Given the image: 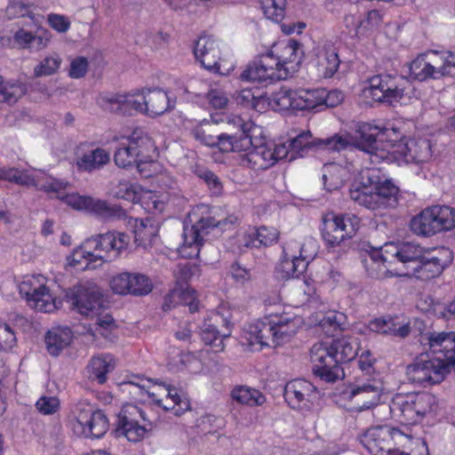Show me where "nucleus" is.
I'll use <instances>...</instances> for the list:
<instances>
[{
	"mask_svg": "<svg viewBox=\"0 0 455 455\" xmlns=\"http://www.w3.org/2000/svg\"><path fill=\"white\" fill-rule=\"evenodd\" d=\"M109 110L123 116H132L137 112H144L143 101H140L133 94H112L106 98Z\"/></svg>",
	"mask_w": 455,
	"mask_h": 455,
	"instance_id": "obj_31",
	"label": "nucleus"
},
{
	"mask_svg": "<svg viewBox=\"0 0 455 455\" xmlns=\"http://www.w3.org/2000/svg\"><path fill=\"white\" fill-rule=\"evenodd\" d=\"M323 88L315 90H299L298 110H314L323 107Z\"/></svg>",
	"mask_w": 455,
	"mask_h": 455,
	"instance_id": "obj_45",
	"label": "nucleus"
},
{
	"mask_svg": "<svg viewBox=\"0 0 455 455\" xmlns=\"http://www.w3.org/2000/svg\"><path fill=\"white\" fill-rule=\"evenodd\" d=\"M115 194L116 197L132 203H135L140 199L135 186L127 181H120L116 188Z\"/></svg>",
	"mask_w": 455,
	"mask_h": 455,
	"instance_id": "obj_58",
	"label": "nucleus"
},
{
	"mask_svg": "<svg viewBox=\"0 0 455 455\" xmlns=\"http://www.w3.org/2000/svg\"><path fill=\"white\" fill-rule=\"evenodd\" d=\"M273 320L277 323L275 325V335L278 346L289 341L296 334L299 319L284 314L282 315H273Z\"/></svg>",
	"mask_w": 455,
	"mask_h": 455,
	"instance_id": "obj_38",
	"label": "nucleus"
},
{
	"mask_svg": "<svg viewBox=\"0 0 455 455\" xmlns=\"http://www.w3.org/2000/svg\"><path fill=\"white\" fill-rule=\"evenodd\" d=\"M382 22V14L377 10H371L366 12L365 17L359 20V28L361 32L378 28Z\"/></svg>",
	"mask_w": 455,
	"mask_h": 455,
	"instance_id": "obj_63",
	"label": "nucleus"
},
{
	"mask_svg": "<svg viewBox=\"0 0 455 455\" xmlns=\"http://www.w3.org/2000/svg\"><path fill=\"white\" fill-rule=\"evenodd\" d=\"M398 188L378 168L363 170L349 190L351 200L369 210L387 208L396 202Z\"/></svg>",
	"mask_w": 455,
	"mask_h": 455,
	"instance_id": "obj_3",
	"label": "nucleus"
},
{
	"mask_svg": "<svg viewBox=\"0 0 455 455\" xmlns=\"http://www.w3.org/2000/svg\"><path fill=\"white\" fill-rule=\"evenodd\" d=\"M381 130L378 126L370 124H363L356 130L355 138L349 134H339L325 138L315 139L312 137L310 132H303L289 140V148L291 156L290 161L298 156H304L311 149H325L329 152H340L351 146L369 154L371 162L379 164L386 162L393 163L395 156L389 151L381 148L382 140L379 138Z\"/></svg>",
	"mask_w": 455,
	"mask_h": 455,
	"instance_id": "obj_1",
	"label": "nucleus"
},
{
	"mask_svg": "<svg viewBox=\"0 0 455 455\" xmlns=\"http://www.w3.org/2000/svg\"><path fill=\"white\" fill-rule=\"evenodd\" d=\"M299 91H293L291 88L283 86L279 91L271 93L268 98V104L275 110H298L297 101Z\"/></svg>",
	"mask_w": 455,
	"mask_h": 455,
	"instance_id": "obj_40",
	"label": "nucleus"
},
{
	"mask_svg": "<svg viewBox=\"0 0 455 455\" xmlns=\"http://www.w3.org/2000/svg\"><path fill=\"white\" fill-rule=\"evenodd\" d=\"M259 90L256 92L250 88H244L241 90L235 98L237 104L243 106L244 108H255L258 100L262 98V94L259 93Z\"/></svg>",
	"mask_w": 455,
	"mask_h": 455,
	"instance_id": "obj_55",
	"label": "nucleus"
},
{
	"mask_svg": "<svg viewBox=\"0 0 455 455\" xmlns=\"http://www.w3.org/2000/svg\"><path fill=\"white\" fill-rule=\"evenodd\" d=\"M359 225L360 219L354 214H329L323 220V238L330 246H338L353 237Z\"/></svg>",
	"mask_w": 455,
	"mask_h": 455,
	"instance_id": "obj_12",
	"label": "nucleus"
},
{
	"mask_svg": "<svg viewBox=\"0 0 455 455\" xmlns=\"http://www.w3.org/2000/svg\"><path fill=\"white\" fill-rule=\"evenodd\" d=\"M80 247L84 251H87L89 252L88 256L90 257V262L102 260L104 258L101 254H100V250L97 235L87 238L80 245Z\"/></svg>",
	"mask_w": 455,
	"mask_h": 455,
	"instance_id": "obj_64",
	"label": "nucleus"
},
{
	"mask_svg": "<svg viewBox=\"0 0 455 455\" xmlns=\"http://www.w3.org/2000/svg\"><path fill=\"white\" fill-rule=\"evenodd\" d=\"M411 229L416 235L429 237L455 228V208L432 205L422 210L411 220Z\"/></svg>",
	"mask_w": 455,
	"mask_h": 455,
	"instance_id": "obj_4",
	"label": "nucleus"
},
{
	"mask_svg": "<svg viewBox=\"0 0 455 455\" xmlns=\"http://www.w3.org/2000/svg\"><path fill=\"white\" fill-rule=\"evenodd\" d=\"M110 161L108 152L101 148L92 149L83 154L76 160V166L79 171L93 172L102 169Z\"/></svg>",
	"mask_w": 455,
	"mask_h": 455,
	"instance_id": "obj_35",
	"label": "nucleus"
},
{
	"mask_svg": "<svg viewBox=\"0 0 455 455\" xmlns=\"http://www.w3.org/2000/svg\"><path fill=\"white\" fill-rule=\"evenodd\" d=\"M240 77L242 81L258 83L274 80L259 60L249 64Z\"/></svg>",
	"mask_w": 455,
	"mask_h": 455,
	"instance_id": "obj_49",
	"label": "nucleus"
},
{
	"mask_svg": "<svg viewBox=\"0 0 455 455\" xmlns=\"http://www.w3.org/2000/svg\"><path fill=\"white\" fill-rule=\"evenodd\" d=\"M256 230V235L258 237V244L269 246L275 243L279 236V232L275 228L260 227Z\"/></svg>",
	"mask_w": 455,
	"mask_h": 455,
	"instance_id": "obj_60",
	"label": "nucleus"
},
{
	"mask_svg": "<svg viewBox=\"0 0 455 455\" xmlns=\"http://www.w3.org/2000/svg\"><path fill=\"white\" fill-rule=\"evenodd\" d=\"M408 435L389 425H379L368 428L360 437L361 443L371 455H388L392 446L408 441Z\"/></svg>",
	"mask_w": 455,
	"mask_h": 455,
	"instance_id": "obj_11",
	"label": "nucleus"
},
{
	"mask_svg": "<svg viewBox=\"0 0 455 455\" xmlns=\"http://www.w3.org/2000/svg\"><path fill=\"white\" fill-rule=\"evenodd\" d=\"M408 156L414 162L423 163L432 156L431 143L429 140L419 139L410 140L405 145Z\"/></svg>",
	"mask_w": 455,
	"mask_h": 455,
	"instance_id": "obj_46",
	"label": "nucleus"
},
{
	"mask_svg": "<svg viewBox=\"0 0 455 455\" xmlns=\"http://www.w3.org/2000/svg\"><path fill=\"white\" fill-rule=\"evenodd\" d=\"M125 141L138 155L140 161L143 163L151 161V153L155 151L156 147L154 140L147 132L140 129H136L125 139Z\"/></svg>",
	"mask_w": 455,
	"mask_h": 455,
	"instance_id": "obj_34",
	"label": "nucleus"
},
{
	"mask_svg": "<svg viewBox=\"0 0 455 455\" xmlns=\"http://www.w3.org/2000/svg\"><path fill=\"white\" fill-rule=\"evenodd\" d=\"M366 91L372 100L388 105L400 101L411 87L410 81L403 76L379 74L367 79Z\"/></svg>",
	"mask_w": 455,
	"mask_h": 455,
	"instance_id": "obj_6",
	"label": "nucleus"
},
{
	"mask_svg": "<svg viewBox=\"0 0 455 455\" xmlns=\"http://www.w3.org/2000/svg\"><path fill=\"white\" fill-rule=\"evenodd\" d=\"M166 395L165 398H155V393H148V395L154 398L155 403L164 411H173L174 415L180 416L189 410V402L186 397H182L177 393L175 387L170 385H163Z\"/></svg>",
	"mask_w": 455,
	"mask_h": 455,
	"instance_id": "obj_29",
	"label": "nucleus"
},
{
	"mask_svg": "<svg viewBox=\"0 0 455 455\" xmlns=\"http://www.w3.org/2000/svg\"><path fill=\"white\" fill-rule=\"evenodd\" d=\"M192 134L197 141L210 148H218L222 153L239 150L249 145V140L237 137V132H220L217 124L210 122L200 124L192 131Z\"/></svg>",
	"mask_w": 455,
	"mask_h": 455,
	"instance_id": "obj_8",
	"label": "nucleus"
},
{
	"mask_svg": "<svg viewBox=\"0 0 455 455\" xmlns=\"http://www.w3.org/2000/svg\"><path fill=\"white\" fill-rule=\"evenodd\" d=\"M237 137H245L249 140V145L239 150L232 152L241 153L239 156V164L243 167L250 168L254 171H264L275 164L273 153H270L269 142L259 140V143L252 140L250 130L246 124H241L237 131Z\"/></svg>",
	"mask_w": 455,
	"mask_h": 455,
	"instance_id": "obj_7",
	"label": "nucleus"
},
{
	"mask_svg": "<svg viewBox=\"0 0 455 455\" xmlns=\"http://www.w3.org/2000/svg\"><path fill=\"white\" fill-rule=\"evenodd\" d=\"M61 59L59 56L46 57L34 68V75L36 77L51 76L60 68Z\"/></svg>",
	"mask_w": 455,
	"mask_h": 455,
	"instance_id": "obj_53",
	"label": "nucleus"
},
{
	"mask_svg": "<svg viewBox=\"0 0 455 455\" xmlns=\"http://www.w3.org/2000/svg\"><path fill=\"white\" fill-rule=\"evenodd\" d=\"M196 174L199 179L204 181L212 195L219 196L222 194V182L213 172L208 169H198L196 171Z\"/></svg>",
	"mask_w": 455,
	"mask_h": 455,
	"instance_id": "obj_52",
	"label": "nucleus"
},
{
	"mask_svg": "<svg viewBox=\"0 0 455 455\" xmlns=\"http://www.w3.org/2000/svg\"><path fill=\"white\" fill-rule=\"evenodd\" d=\"M100 251H116L118 254L122 250L126 249L130 242V236L127 234L108 231L105 234L97 235Z\"/></svg>",
	"mask_w": 455,
	"mask_h": 455,
	"instance_id": "obj_39",
	"label": "nucleus"
},
{
	"mask_svg": "<svg viewBox=\"0 0 455 455\" xmlns=\"http://www.w3.org/2000/svg\"><path fill=\"white\" fill-rule=\"evenodd\" d=\"M451 261L452 251L449 248L427 249L417 266H411V272H406L403 275H413L418 279L427 281L439 276ZM392 275L402 276V274H393L390 270L385 271L384 277Z\"/></svg>",
	"mask_w": 455,
	"mask_h": 455,
	"instance_id": "obj_9",
	"label": "nucleus"
},
{
	"mask_svg": "<svg viewBox=\"0 0 455 455\" xmlns=\"http://www.w3.org/2000/svg\"><path fill=\"white\" fill-rule=\"evenodd\" d=\"M155 427L146 412L135 404L128 403L122 407L116 424V436H124L129 442L143 440Z\"/></svg>",
	"mask_w": 455,
	"mask_h": 455,
	"instance_id": "obj_5",
	"label": "nucleus"
},
{
	"mask_svg": "<svg viewBox=\"0 0 455 455\" xmlns=\"http://www.w3.org/2000/svg\"><path fill=\"white\" fill-rule=\"evenodd\" d=\"M143 109L149 116H161L172 106L167 93L159 88L142 91Z\"/></svg>",
	"mask_w": 455,
	"mask_h": 455,
	"instance_id": "obj_27",
	"label": "nucleus"
},
{
	"mask_svg": "<svg viewBox=\"0 0 455 455\" xmlns=\"http://www.w3.org/2000/svg\"><path fill=\"white\" fill-rule=\"evenodd\" d=\"M341 60L336 47L325 44L318 56V68L325 78L332 77L338 71Z\"/></svg>",
	"mask_w": 455,
	"mask_h": 455,
	"instance_id": "obj_37",
	"label": "nucleus"
},
{
	"mask_svg": "<svg viewBox=\"0 0 455 455\" xmlns=\"http://www.w3.org/2000/svg\"><path fill=\"white\" fill-rule=\"evenodd\" d=\"M75 432L85 438L99 439L108 429V420L100 410L81 412L74 426Z\"/></svg>",
	"mask_w": 455,
	"mask_h": 455,
	"instance_id": "obj_19",
	"label": "nucleus"
},
{
	"mask_svg": "<svg viewBox=\"0 0 455 455\" xmlns=\"http://www.w3.org/2000/svg\"><path fill=\"white\" fill-rule=\"evenodd\" d=\"M383 391V384L378 378H371L367 383L362 377H355L348 397L354 401L357 411L371 409L377 405Z\"/></svg>",
	"mask_w": 455,
	"mask_h": 455,
	"instance_id": "obj_13",
	"label": "nucleus"
},
{
	"mask_svg": "<svg viewBox=\"0 0 455 455\" xmlns=\"http://www.w3.org/2000/svg\"><path fill=\"white\" fill-rule=\"evenodd\" d=\"M20 293L24 294L29 306L37 311L50 313L60 307V299L52 298L48 288L40 284L31 287L28 282H23L20 287Z\"/></svg>",
	"mask_w": 455,
	"mask_h": 455,
	"instance_id": "obj_22",
	"label": "nucleus"
},
{
	"mask_svg": "<svg viewBox=\"0 0 455 455\" xmlns=\"http://www.w3.org/2000/svg\"><path fill=\"white\" fill-rule=\"evenodd\" d=\"M358 349L357 339L351 336L315 344L310 349L313 374L329 384L343 379L345 371L342 364L354 360Z\"/></svg>",
	"mask_w": 455,
	"mask_h": 455,
	"instance_id": "obj_2",
	"label": "nucleus"
},
{
	"mask_svg": "<svg viewBox=\"0 0 455 455\" xmlns=\"http://www.w3.org/2000/svg\"><path fill=\"white\" fill-rule=\"evenodd\" d=\"M450 372L440 358L428 354L416 357L406 368L408 380L423 387L441 383Z\"/></svg>",
	"mask_w": 455,
	"mask_h": 455,
	"instance_id": "obj_10",
	"label": "nucleus"
},
{
	"mask_svg": "<svg viewBox=\"0 0 455 455\" xmlns=\"http://www.w3.org/2000/svg\"><path fill=\"white\" fill-rule=\"evenodd\" d=\"M277 324L273 320V315L266 316L261 320H258L248 325L247 339L251 344L258 343L260 346L269 347L278 346L275 339V325Z\"/></svg>",
	"mask_w": 455,
	"mask_h": 455,
	"instance_id": "obj_24",
	"label": "nucleus"
},
{
	"mask_svg": "<svg viewBox=\"0 0 455 455\" xmlns=\"http://www.w3.org/2000/svg\"><path fill=\"white\" fill-rule=\"evenodd\" d=\"M220 225V221L216 220L213 217H203L191 227H185L182 235L184 243L180 251L184 253L186 248H191L194 251L189 252L188 256L198 255L204 237L210 233V230L218 228Z\"/></svg>",
	"mask_w": 455,
	"mask_h": 455,
	"instance_id": "obj_20",
	"label": "nucleus"
},
{
	"mask_svg": "<svg viewBox=\"0 0 455 455\" xmlns=\"http://www.w3.org/2000/svg\"><path fill=\"white\" fill-rule=\"evenodd\" d=\"M433 312L438 318L444 320L455 319V296L447 302L444 303H435L433 305Z\"/></svg>",
	"mask_w": 455,
	"mask_h": 455,
	"instance_id": "obj_57",
	"label": "nucleus"
},
{
	"mask_svg": "<svg viewBox=\"0 0 455 455\" xmlns=\"http://www.w3.org/2000/svg\"><path fill=\"white\" fill-rule=\"evenodd\" d=\"M72 339L73 333L70 328H52L45 335L46 349L51 355L58 356L63 349L70 345Z\"/></svg>",
	"mask_w": 455,
	"mask_h": 455,
	"instance_id": "obj_33",
	"label": "nucleus"
},
{
	"mask_svg": "<svg viewBox=\"0 0 455 455\" xmlns=\"http://www.w3.org/2000/svg\"><path fill=\"white\" fill-rule=\"evenodd\" d=\"M446 55L442 59L443 63L438 61L437 69L440 75V78L443 76L455 77V52H447Z\"/></svg>",
	"mask_w": 455,
	"mask_h": 455,
	"instance_id": "obj_62",
	"label": "nucleus"
},
{
	"mask_svg": "<svg viewBox=\"0 0 455 455\" xmlns=\"http://www.w3.org/2000/svg\"><path fill=\"white\" fill-rule=\"evenodd\" d=\"M398 317H381L370 321L368 327L371 331L385 335L405 338L411 332L409 324H400Z\"/></svg>",
	"mask_w": 455,
	"mask_h": 455,
	"instance_id": "obj_32",
	"label": "nucleus"
},
{
	"mask_svg": "<svg viewBox=\"0 0 455 455\" xmlns=\"http://www.w3.org/2000/svg\"><path fill=\"white\" fill-rule=\"evenodd\" d=\"M316 387L304 379H297L289 381L283 389V397L288 404L295 409L301 404L311 402L315 398Z\"/></svg>",
	"mask_w": 455,
	"mask_h": 455,
	"instance_id": "obj_23",
	"label": "nucleus"
},
{
	"mask_svg": "<svg viewBox=\"0 0 455 455\" xmlns=\"http://www.w3.org/2000/svg\"><path fill=\"white\" fill-rule=\"evenodd\" d=\"M16 335L9 324L0 323V348L11 349L16 345Z\"/></svg>",
	"mask_w": 455,
	"mask_h": 455,
	"instance_id": "obj_61",
	"label": "nucleus"
},
{
	"mask_svg": "<svg viewBox=\"0 0 455 455\" xmlns=\"http://www.w3.org/2000/svg\"><path fill=\"white\" fill-rule=\"evenodd\" d=\"M25 93V86L21 84H3L0 76V102H6L11 105L15 103L19 98Z\"/></svg>",
	"mask_w": 455,
	"mask_h": 455,
	"instance_id": "obj_50",
	"label": "nucleus"
},
{
	"mask_svg": "<svg viewBox=\"0 0 455 455\" xmlns=\"http://www.w3.org/2000/svg\"><path fill=\"white\" fill-rule=\"evenodd\" d=\"M194 54L205 69L213 73H221L219 44L212 36L203 35L199 37L195 44Z\"/></svg>",
	"mask_w": 455,
	"mask_h": 455,
	"instance_id": "obj_21",
	"label": "nucleus"
},
{
	"mask_svg": "<svg viewBox=\"0 0 455 455\" xmlns=\"http://www.w3.org/2000/svg\"><path fill=\"white\" fill-rule=\"evenodd\" d=\"M132 227L135 242L140 243H151L157 235L159 229L158 223L151 218L135 219Z\"/></svg>",
	"mask_w": 455,
	"mask_h": 455,
	"instance_id": "obj_41",
	"label": "nucleus"
},
{
	"mask_svg": "<svg viewBox=\"0 0 455 455\" xmlns=\"http://www.w3.org/2000/svg\"><path fill=\"white\" fill-rule=\"evenodd\" d=\"M261 7L266 17L275 22L281 21L284 17L285 0H260Z\"/></svg>",
	"mask_w": 455,
	"mask_h": 455,
	"instance_id": "obj_51",
	"label": "nucleus"
},
{
	"mask_svg": "<svg viewBox=\"0 0 455 455\" xmlns=\"http://www.w3.org/2000/svg\"><path fill=\"white\" fill-rule=\"evenodd\" d=\"M411 397V393H397L389 403L392 416L407 425L418 423V416H416Z\"/></svg>",
	"mask_w": 455,
	"mask_h": 455,
	"instance_id": "obj_26",
	"label": "nucleus"
},
{
	"mask_svg": "<svg viewBox=\"0 0 455 455\" xmlns=\"http://www.w3.org/2000/svg\"><path fill=\"white\" fill-rule=\"evenodd\" d=\"M259 60L263 66L266 67V70L273 79L278 77L275 72L277 70H281L282 67L284 65L281 56H275L271 51L262 54Z\"/></svg>",
	"mask_w": 455,
	"mask_h": 455,
	"instance_id": "obj_54",
	"label": "nucleus"
},
{
	"mask_svg": "<svg viewBox=\"0 0 455 455\" xmlns=\"http://www.w3.org/2000/svg\"><path fill=\"white\" fill-rule=\"evenodd\" d=\"M315 243L314 240H308L307 243L301 245L299 256H293L291 260L284 259L282 262V269L287 278H299L307 270L309 260L314 258L315 252L307 254L306 247H315Z\"/></svg>",
	"mask_w": 455,
	"mask_h": 455,
	"instance_id": "obj_28",
	"label": "nucleus"
},
{
	"mask_svg": "<svg viewBox=\"0 0 455 455\" xmlns=\"http://www.w3.org/2000/svg\"><path fill=\"white\" fill-rule=\"evenodd\" d=\"M117 325L110 315L97 317L93 326L90 328L89 332L96 339L102 337L105 339L113 342L116 336L114 333Z\"/></svg>",
	"mask_w": 455,
	"mask_h": 455,
	"instance_id": "obj_43",
	"label": "nucleus"
},
{
	"mask_svg": "<svg viewBox=\"0 0 455 455\" xmlns=\"http://www.w3.org/2000/svg\"><path fill=\"white\" fill-rule=\"evenodd\" d=\"M231 396L238 403L249 406L261 405L266 401L265 396L259 390L247 387H235Z\"/></svg>",
	"mask_w": 455,
	"mask_h": 455,
	"instance_id": "obj_47",
	"label": "nucleus"
},
{
	"mask_svg": "<svg viewBox=\"0 0 455 455\" xmlns=\"http://www.w3.org/2000/svg\"><path fill=\"white\" fill-rule=\"evenodd\" d=\"M427 340L434 356L451 371L455 367V331L428 332Z\"/></svg>",
	"mask_w": 455,
	"mask_h": 455,
	"instance_id": "obj_18",
	"label": "nucleus"
},
{
	"mask_svg": "<svg viewBox=\"0 0 455 455\" xmlns=\"http://www.w3.org/2000/svg\"><path fill=\"white\" fill-rule=\"evenodd\" d=\"M36 408L44 415H52L59 411L60 400L56 396L43 395L36 403Z\"/></svg>",
	"mask_w": 455,
	"mask_h": 455,
	"instance_id": "obj_56",
	"label": "nucleus"
},
{
	"mask_svg": "<svg viewBox=\"0 0 455 455\" xmlns=\"http://www.w3.org/2000/svg\"><path fill=\"white\" fill-rule=\"evenodd\" d=\"M200 335L205 345L211 346L214 352L224 349V339L230 337L229 323L219 315L207 318L200 327Z\"/></svg>",
	"mask_w": 455,
	"mask_h": 455,
	"instance_id": "obj_17",
	"label": "nucleus"
},
{
	"mask_svg": "<svg viewBox=\"0 0 455 455\" xmlns=\"http://www.w3.org/2000/svg\"><path fill=\"white\" fill-rule=\"evenodd\" d=\"M427 249L413 243H404L396 247L394 256L411 272V266H417Z\"/></svg>",
	"mask_w": 455,
	"mask_h": 455,
	"instance_id": "obj_36",
	"label": "nucleus"
},
{
	"mask_svg": "<svg viewBox=\"0 0 455 455\" xmlns=\"http://www.w3.org/2000/svg\"><path fill=\"white\" fill-rule=\"evenodd\" d=\"M66 203L76 210H86L103 219L121 218L124 211L118 205H110L106 201L92 196L71 194Z\"/></svg>",
	"mask_w": 455,
	"mask_h": 455,
	"instance_id": "obj_16",
	"label": "nucleus"
},
{
	"mask_svg": "<svg viewBox=\"0 0 455 455\" xmlns=\"http://www.w3.org/2000/svg\"><path fill=\"white\" fill-rule=\"evenodd\" d=\"M64 293V300L69 304V308L76 309L81 315H93L101 307V294L84 285H75L65 290Z\"/></svg>",
	"mask_w": 455,
	"mask_h": 455,
	"instance_id": "obj_14",
	"label": "nucleus"
},
{
	"mask_svg": "<svg viewBox=\"0 0 455 455\" xmlns=\"http://www.w3.org/2000/svg\"><path fill=\"white\" fill-rule=\"evenodd\" d=\"M437 54L438 52L435 51L429 54H419L410 64L411 76L420 82L426 81L428 78L439 79Z\"/></svg>",
	"mask_w": 455,
	"mask_h": 455,
	"instance_id": "obj_25",
	"label": "nucleus"
},
{
	"mask_svg": "<svg viewBox=\"0 0 455 455\" xmlns=\"http://www.w3.org/2000/svg\"><path fill=\"white\" fill-rule=\"evenodd\" d=\"M114 368L115 363H113L112 355L107 354L93 356L86 367V376L89 380L102 385L108 379L107 375L112 371Z\"/></svg>",
	"mask_w": 455,
	"mask_h": 455,
	"instance_id": "obj_30",
	"label": "nucleus"
},
{
	"mask_svg": "<svg viewBox=\"0 0 455 455\" xmlns=\"http://www.w3.org/2000/svg\"><path fill=\"white\" fill-rule=\"evenodd\" d=\"M412 403L418 423L427 414L435 411L437 408V401L434 395L427 392L411 393Z\"/></svg>",
	"mask_w": 455,
	"mask_h": 455,
	"instance_id": "obj_44",
	"label": "nucleus"
},
{
	"mask_svg": "<svg viewBox=\"0 0 455 455\" xmlns=\"http://www.w3.org/2000/svg\"><path fill=\"white\" fill-rule=\"evenodd\" d=\"M0 180L20 186H29L34 182V177L27 171L15 167H0Z\"/></svg>",
	"mask_w": 455,
	"mask_h": 455,
	"instance_id": "obj_48",
	"label": "nucleus"
},
{
	"mask_svg": "<svg viewBox=\"0 0 455 455\" xmlns=\"http://www.w3.org/2000/svg\"><path fill=\"white\" fill-rule=\"evenodd\" d=\"M110 286L115 293L141 297L152 291L153 283L144 274L123 272L111 279Z\"/></svg>",
	"mask_w": 455,
	"mask_h": 455,
	"instance_id": "obj_15",
	"label": "nucleus"
},
{
	"mask_svg": "<svg viewBox=\"0 0 455 455\" xmlns=\"http://www.w3.org/2000/svg\"><path fill=\"white\" fill-rule=\"evenodd\" d=\"M6 14L10 19L29 17L35 20L31 7L22 2H12L6 7Z\"/></svg>",
	"mask_w": 455,
	"mask_h": 455,
	"instance_id": "obj_59",
	"label": "nucleus"
},
{
	"mask_svg": "<svg viewBox=\"0 0 455 455\" xmlns=\"http://www.w3.org/2000/svg\"><path fill=\"white\" fill-rule=\"evenodd\" d=\"M114 162L117 167L123 169L132 166H137L140 169V164H144L126 141L120 142L116 148Z\"/></svg>",
	"mask_w": 455,
	"mask_h": 455,
	"instance_id": "obj_42",
	"label": "nucleus"
}]
</instances>
